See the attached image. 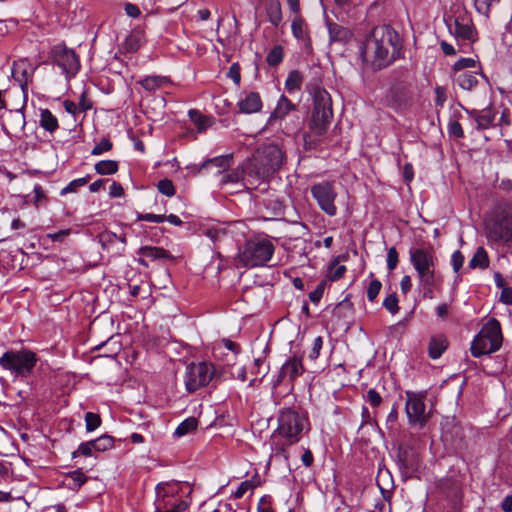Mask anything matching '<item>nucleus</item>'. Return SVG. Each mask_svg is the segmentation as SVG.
<instances>
[{
    "label": "nucleus",
    "mask_w": 512,
    "mask_h": 512,
    "mask_svg": "<svg viewBox=\"0 0 512 512\" xmlns=\"http://www.w3.org/2000/svg\"><path fill=\"white\" fill-rule=\"evenodd\" d=\"M401 49L397 32L389 26H378L365 39L361 56L374 70H381L400 57Z\"/></svg>",
    "instance_id": "obj_1"
},
{
    "label": "nucleus",
    "mask_w": 512,
    "mask_h": 512,
    "mask_svg": "<svg viewBox=\"0 0 512 512\" xmlns=\"http://www.w3.org/2000/svg\"><path fill=\"white\" fill-rule=\"evenodd\" d=\"M409 260L417 273L418 285L423 296L433 298L434 289L441 283L442 277L436 271L438 259L432 246L412 247Z\"/></svg>",
    "instance_id": "obj_2"
},
{
    "label": "nucleus",
    "mask_w": 512,
    "mask_h": 512,
    "mask_svg": "<svg viewBox=\"0 0 512 512\" xmlns=\"http://www.w3.org/2000/svg\"><path fill=\"white\" fill-rule=\"evenodd\" d=\"M486 238L491 243L509 242L512 240V204L497 201L484 221Z\"/></svg>",
    "instance_id": "obj_3"
},
{
    "label": "nucleus",
    "mask_w": 512,
    "mask_h": 512,
    "mask_svg": "<svg viewBox=\"0 0 512 512\" xmlns=\"http://www.w3.org/2000/svg\"><path fill=\"white\" fill-rule=\"evenodd\" d=\"M191 491L187 483L175 481L159 483L155 488V512L186 511L190 503L183 498V495H189Z\"/></svg>",
    "instance_id": "obj_4"
},
{
    "label": "nucleus",
    "mask_w": 512,
    "mask_h": 512,
    "mask_svg": "<svg viewBox=\"0 0 512 512\" xmlns=\"http://www.w3.org/2000/svg\"><path fill=\"white\" fill-rule=\"evenodd\" d=\"M275 251L273 242L267 237H253L239 248L235 258L237 266L255 268L265 266Z\"/></svg>",
    "instance_id": "obj_5"
},
{
    "label": "nucleus",
    "mask_w": 512,
    "mask_h": 512,
    "mask_svg": "<svg viewBox=\"0 0 512 512\" xmlns=\"http://www.w3.org/2000/svg\"><path fill=\"white\" fill-rule=\"evenodd\" d=\"M277 422V433L289 445L299 442L304 431H307L309 427L308 418L292 408L280 409Z\"/></svg>",
    "instance_id": "obj_6"
},
{
    "label": "nucleus",
    "mask_w": 512,
    "mask_h": 512,
    "mask_svg": "<svg viewBox=\"0 0 512 512\" xmlns=\"http://www.w3.org/2000/svg\"><path fill=\"white\" fill-rule=\"evenodd\" d=\"M312 96L314 107L309 128L314 134L322 136L326 133L333 118L332 100L330 94L321 87H315Z\"/></svg>",
    "instance_id": "obj_7"
},
{
    "label": "nucleus",
    "mask_w": 512,
    "mask_h": 512,
    "mask_svg": "<svg viewBox=\"0 0 512 512\" xmlns=\"http://www.w3.org/2000/svg\"><path fill=\"white\" fill-rule=\"evenodd\" d=\"M503 341L500 322L490 318L481 328L471 343L474 357L491 354L500 349Z\"/></svg>",
    "instance_id": "obj_8"
},
{
    "label": "nucleus",
    "mask_w": 512,
    "mask_h": 512,
    "mask_svg": "<svg viewBox=\"0 0 512 512\" xmlns=\"http://www.w3.org/2000/svg\"><path fill=\"white\" fill-rule=\"evenodd\" d=\"M38 360L35 352L22 347L6 351L0 357V366L17 376L28 377L32 374Z\"/></svg>",
    "instance_id": "obj_9"
},
{
    "label": "nucleus",
    "mask_w": 512,
    "mask_h": 512,
    "mask_svg": "<svg viewBox=\"0 0 512 512\" xmlns=\"http://www.w3.org/2000/svg\"><path fill=\"white\" fill-rule=\"evenodd\" d=\"M215 367L209 362L191 363L186 367L184 383L188 392L207 386L215 376Z\"/></svg>",
    "instance_id": "obj_10"
},
{
    "label": "nucleus",
    "mask_w": 512,
    "mask_h": 512,
    "mask_svg": "<svg viewBox=\"0 0 512 512\" xmlns=\"http://www.w3.org/2000/svg\"><path fill=\"white\" fill-rule=\"evenodd\" d=\"M311 195L317 202L319 208L328 216H335L337 214V207L335 200L337 192L333 182L323 181L311 186Z\"/></svg>",
    "instance_id": "obj_11"
},
{
    "label": "nucleus",
    "mask_w": 512,
    "mask_h": 512,
    "mask_svg": "<svg viewBox=\"0 0 512 512\" xmlns=\"http://www.w3.org/2000/svg\"><path fill=\"white\" fill-rule=\"evenodd\" d=\"M53 62L59 66L67 79L73 78L80 70L79 56L72 49L63 44H58L51 51Z\"/></svg>",
    "instance_id": "obj_12"
},
{
    "label": "nucleus",
    "mask_w": 512,
    "mask_h": 512,
    "mask_svg": "<svg viewBox=\"0 0 512 512\" xmlns=\"http://www.w3.org/2000/svg\"><path fill=\"white\" fill-rule=\"evenodd\" d=\"M448 28L458 39L473 42L476 40V31L468 12L460 6L454 11L453 24L449 23Z\"/></svg>",
    "instance_id": "obj_13"
},
{
    "label": "nucleus",
    "mask_w": 512,
    "mask_h": 512,
    "mask_svg": "<svg viewBox=\"0 0 512 512\" xmlns=\"http://www.w3.org/2000/svg\"><path fill=\"white\" fill-rule=\"evenodd\" d=\"M406 415L410 425L422 428L428 421L425 413V396L421 393L406 392Z\"/></svg>",
    "instance_id": "obj_14"
},
{
    "label": "nucleus",
    "mask_w": 512,
    "mask_h": 512,
    "mask_svg": "<svg viewBox=\"0 0 512 512\" xmlns=\"http://www.w3.org/2000/svg\"><path fill=\"white\" fill-rule=\"evenodd\" d=\"M254 159L271 176L282 166L284 155L278 146L268 145L259 150Z\"/></svg>",
    "instance_id": "obj_15"
},
{
    "label": "nucleus",
    "mask_w": 512,
    "mask_h": 512,
    "mask_svg": "<svg viewBox=\"0 0 512 512\" xmlns=\"http://www.w3.org/2000/svg\"><path fill=\"white\" fill-rule=\"evenodd\" d=\"M243 172V185L246 188L255 187L258 183L266 180L269 174L264 168L255 160H250L242 167Z\"/></svg>",
    "instance_id": "obj_16"
},
{
    "label": "nucleus",
    "mask_w": 512,
    "mask_h": 512,
    "mask_svg": "<svg viewBox=\"0 0 512 512\" xmlns=\"http://www.w3.org/2000/svg\"><path fill=\"white\" fill-rule=\"evenodd\" d=\"M34 68L27 59H19L13 62L12 77L24 91L32 80Z\"/></svg>",
    "instance_id": "obj_17"
},
{
    "label": "nucleus",
    "mask_w": 512,
    "mask_h": 512,
    "mask_svg": "<svg viewBox=\"0 0 512 512\" xmlns=\"http://www.w3.org/2000/svg\"><path fill=\"white\" fill-rule=\"evenodd\" d=\"M99 243L107 251H112L116 254L121 253L126 245V237L124 234H116L112 231H103L99 234Z\"/></svg>",
    "instance_id": "obj_18"
},
{
    "label": "nucleus",
    "mask_w": 512,
    "mask_h": 512,
    "mask_svg": "<svg viewBox=\"0 0 512 512\" xmlns=\"http://www.w3.org/2000/svg\"><path fill=\"white\" fill-rule=\"evenodd\" d=\"M303 372L304 367L302 360L297 357L289 358L281 367L277 383H280L287 378L290 382H293L298 376L302 375Z\"/></svg>",
    "instance_id": "obj_19"
},
{
    "label": "nucleus",
    "mask_w": 512,
    "mask_h": 512,
    "mask_svg": "<svg viewBox=\"0 0 512 512\" xmlns=\"http://www.w3.org/2000/svg\"><path fill=\"white\" fill-rule=\"evenodd\" d=\"M237 106L239 111L244 114L257 113L262 108V100L258 92L244 93L239 99Z\"/></svg>",
    "instance_id": "obj_20"
},
{
    "label": "nucleus",
    "mask_w": 512,
    "mask_h": 512,
    "mask_svg": "<svg viewBox=\"0 0 512 512\" xmlns=\"http://www.w3.org/2000/svg\"><path fill=\"white\" fill-rule=\"evenodd\" d=\"M26 125L25 115L21 109L10 110L6 115L5 122L2 123V129L10 135L12 131H22Z\"/></svg>",
    "instance_id": "obj_21"
},
{
    "label": "nucleus",
    "mask_w": 512,
    "mask_h": 512,
    "mask_svg": "<svg viewBox=\"0 0 512 512\" xmlns=\"http://www.w3.org/2000/svg\"><path fill=\"white\" fill-rule=\"evenodd\" d=\"M291 31L297 40L302 41L305 47L311 50V40L307 32L306 23L300 15H295L292 19Z\"/></svg>",
    "instance_id": "obj_22"
},
{
    "label": "nucleus",
    "mask_w": 512,
    "mask_h": 512,
    "mask_svg": "<svg viewBox=\"0 0 512 512\" xmlns=\"http://www.w3.org/2000/svg\"><path fill=\"white\" fill-rule=\"evenodd\" d=\"M296 106L284 95H282L274 111L271 113L269 117V123H272L274 120H282L284 119L291 111H294Z\"/></svg>",
    "instance_id": "obj_23"
},
{
    "label": "nucleus",
    "mask_w": 512,
    "mask_h": 512,
    "mask_svg": "<svg viewBox=\"0 0 512 512\" xmlns=\"http://www.w3.org/2000/svg\"><path fill=\"white\" fill-rule=\"evenodd\" d=\"M448 348V340L445 335L438 334L430 338L428 353L432 359H438Z\"/></svg>",
    "instance_id": "obj_24"
},
{
    "label": "nucleus",
    "mask_w": 512,
    "mask_h": 512,
    "mask_svg": "<svg viewBox=\"0 0 512 512\" xmlns=\"http://www.w3.org/2000/svg\"><path fill=\"white\" fill-rule=\"evenodd\" d=\"M470 115L475 119L478 129L489 128L495 118V114L491 108H485L481 111L473 110L470 112Z\"/></svg>",
    "instance_id": "obj_25"
},
{
    "label": "nucleus",
    "mask_w": 512,
    "mask_h": 512,
    "mask_svg": "<svg viewBox=\"0 0 512 512\" xmlns=\"http://www.w3.org/2000/svg\"><path fill=\"white\" fill-rule=\"evenodd\" d=\"M266 13L269 22L277 27L282 22V10L279 0H269L266 5Z\"/></svg>",
    "instance_id": "obj_26"
},
{
    "label": "nucleus",
    "mask_w": 512,
    "mask_h": 512,
    "mask_svg": "<svg viewBox=\"0 0 512 512\" xmlns=\"http://www.w3.org/2000/svg\"><path fill=\"white\" fill-rule=\"evenodd\" d=\"M39 123L43 129L50 133L55 132L59 127L58 119L56 118V116L52 114V112L49 109L40 110Z\"/></svg>",
    "instance_id": "obj_27"
},
{
    "label": "nucleus",
    "mask_w": 512,
    "mask_h": 512,
    "mask_svg": "<svg viewBox=\"0 0 512 512\" xmlns=\"http://www.w3.org/2000/svg\"><path fill=\"white\" fill-rule=\"evenodd\" d=\"M455 81L464 90L471 91L478 84L476 75L469 71H463L455 76Z\"/></svg>",
    "instance_id": "obj_28"
},
{
    "label": "nucleus",
    "mask_w": 512,
    "mask_h": 512,
    "mask_svg": "<svg viewBox=\"0 0 512 512\" xmlns=\"http://www.w3.org/2000/svg\"><path fill=\"white\" fill-rule=\"evenodd\" d=\"M489 263L490 261L487 251L483 247H478L469 261V267L471 269H486L488 268Z\"/></svg>",
    "instance_id": "obj_29"
},
{
    "label": "nucleus",
    "mask_w": 512,
    "mask_h": 512,
    "mask_svg": "<svg viewBox=\"0 0 512 512\" xmlns=\"http://www.w3.org/2000/svg\"><path fill=\"white\" fill-rule=\"evenodd\" d=\"M139 253L146 258H150L152 260L156 259H173V256L161 247H153V246H145L141 247Z\"/></svg>",
    "instance_id": "obj_30"
},
{
    "label": "nucleus",
    "mask_w": 512,
    "mask_h": 512,
    "mask_svg": "<svg viewBox=\"0 0 512 512\" xmlns=\"http://www.w3.org/2000/svg\"><path fill=\"white\" fill-rule=\"evenodd\" d=\"M302 83L303 75L298 70H292L285 80V89L289 94H293L301 89Z\"/></svg>",
    "instance_id": "obj_31"
},
{
    "label": "nucleus",
    "mask_w": 512,
    "mask_h": 512,
    "mask_svg": "<svg viewBox=\"0 0 512 512\" xmlns=\"http://www.w3.org/2000/svg\"><path fill=\"white\" fill-rule=\"evenodd\" d=\"M232 164V156L231 155H224V156H218L214 157L212 159H209L203 163L204 168L208 167H216L218 168V172H224L227 169L230 168Z\"/></svg>",
    "instance_id": "obj_32"
},
{
    "label": "nucleus",
    "mask_w": 512,
    "mask_h": 512,
    "mask_svg": "<svg viewBox=\"0 0 512 512\" xmlns=\"http://www.w3.org/2000/svg\"><path fill=\"white\" fill-rule=\"evenodd\" d=\"M188 114L198 132L205 131L211 125V119L202 115L198 110L191 109Z\"/></svg>",
    "instance_id": "obj_33"
},
{
    "label": "nucleus",
    "mask_w": 512,
    "mask_h": 512,
    "mask_svg": "<svg viewBox=\"0 0 512 512\" xmlns=\"http://www.w3.org/2000/svg\"><path fill=\"white\" fill-rule=\"evenodd\" d=\"M94 168L100 175H112L118 170V162L114 160H102L97 162Z\"/></svg>",
    "instance_id": "obj_34"
},
{
    "label": "nucleus",
    "mask_w": 512,
    "mask_h": 512,
    "mask_svg": "<svg viewBox=\"0 0 512 512\" xmlns=\"http://www.w3.org/2000/svg\"><path fill=\"white\" fill-rule=\"evenodd\" d=\"M284 58V51L281 45L274 46L266 56V62L270 66L279 65Z\"/></svg>",
    "instance_id": "obj_35"
},
{
    "label": "nucleus",
    "mask_w": 512,
    "mask_h": 512,
    "mask_svg": "<svg viewBox=\"0 0 512 512\" xmlns=\"http://www.w3.org/2000/svg\"><path fill=\"white\" fill-rule=\"evenodd\" d=\"M197 428V420L190 417L181 422L175 430V435L178 437L184 436Z\"/></svg>",
    "instance_id": "obj_36"
},
{
    "label": "nucleus",
    "mask_w": 512,
    "mask_h": 512,
    "mask_svg": "<svg viewBox=\"0 0 512 512\" xmlns=\"http://www.w3.org/2000/svg\"><path fill=\"white\" fill-rule=\"evenodd\" d=\"M89 180H90V175H86L85 177L74 179L61 190L60 194L63 196L68 193L77 192V190L80 187L85 186L89 182Z\"/></svg>",
    "instance_id": "obj_37"
},
{
    "label": "nucleus",
    "mask_w": 512,
    "mask_h": 512,
    "mask_svg": "<svg viewBox=\"0 0 512 512\" xmlns=\"http://www.w3.org/2000/svg\"><path fill=\"white\" fill-rule=\"evenodd\" d=\"M92 441L95 445V451H97V452L107 451V450L111 449L114 444V439L107 434L102 435L99 438L94 439Z\"/></svg>",
    "instance_id": "obj_38"
},
{
    "label": "nucleus",
    "mask_w": 512,
    "mask_h": 512,
    "mask_svg": "<svg viewBox=\"0 0 512 512\" xmlns=\"http://www.w3.org/2000/svg\"><path fill=\"white\" fill-rule=\"evenodd\" d=\"M243 172L242 169H235L231 171L230 173L224 174L220 180L221 185L226 184H238L239 182L243 183Z\"/></svg>",
    "instance_id": "obj_39"
},
{
    "label": "nucleus",
    "mask_w": 512,
    "mask_h": 512,
    "mask_svg": "<svg viewBox=\"0 0 512 512\" xmlns=\"http://www.w3.org/2000/svg\"><path fill=\"white\" fill-rule=\"evenodd\" d=\"M157 189L161 194L167 197L174 196L176 192L173 182L167 178L162 179L158 182Z\"/></svg>",
    "instance_id": "obj_40"
},
{
    "label": "nucleus",
    "mask_w": 512,
    "mask_h": 512,
    "mask_svg": "<svg viewBox=\"0 0 512 512\" xmlns=\"http://www.w3.org/2000/svg\"><path fill=\"white\" fill-rule=\"evenodd\" d=\"M93 451H95V445L93 441L83 442L79 445L78 449L73 452V458H76L79 455L89 457L93 455Z\"/></svg>",
    "instance_id": "obj_41"
},
{
    "label": "nucleus",
    "mask_w": 512,
    "mask_h": 512,
    "mask_svg": "<svg viewBox=\"0 0 512 512\" xmlns=\"http://www.w3.org/2000/svg\"><path fill=\"white\" fill-rule=\"evenodd\" d=\"M498 1L499 0H475L474 5L478 13L488 18L491 6Z\"/></svg>",
    "instance_id": "obj_42"
},
{
    "label": "nucleus",
    "mask_w": 512,
    "mask_h": 512,
    "mask_svg": "<svg viewBox=\"0 0 512 512\" xmlns=\"http://www.w3.org/2000/svg\"><path fill=\"white\" fill-rule=\"evenodd\" d=\"M86 430L92 432L96 430L101 424V418L98 414L93 412H87L85 414Z\"/></svg>",
    "instance_id": "obj_43"
},
{
    "label": "nucleus",
    "mask_w": 512,
    "mask_h": 512,
    "mask_svg": "<svg viewBox=\"0 0 512 512\" xmlns=\"http://www.w3.org/2000/svg\"><path fill=\"white\" fill-rule=\"evenodd\" d=\"M163 78L157 76H149L141 81V85L148 91H154L159 88L163 83Z\"/></svg>",
    "instance_id": "obj_44"
},
{
    "label": "nucleus",
    "mask_w": 512,
    "mask_h": 512,
    "mask_svg": "<svg viewBox=\"0 0 512 512\" xmlns=\"http://www.w3.org/2000/svg\"><path fill=\"white\" fill-rule=\"evenodd\" d=\"M112 147H113L112 142L108 138H103L99 143H97L93 147V149L91 151V155L99 156L103 153L110 151L112 149Z\"/></svg>",
    "instance_id": "obj_45"
},
{
    "label": "nucleus",
    "mask_w": 512,
    "mask_h": 512,
    "mask_svg": "<svg viewBox=\"0 0 512 512\" xmlns=\"http://www.w3.org/2000/svg\"><path fill=\"white\" fill-rule=\"evenodd\" d=\"M345 272L346 267L344 265H338V263L335 261L329 268V278L332 281H337L344 276Z\"/></svg>",
    "instance_id": "obj_46"
},
{
    "label": "nucleus",
    "mask_w": 512,
    "mask_h": 512,
    "mask_svg": "<svg viewBox=\"0 0 512 512\" xmlns=\"http://www.w3.org/2000/svg\"><path fill=\"white\" fill-rule=\"evenodd\" d=\"M383 306L391 314L397 313L399 310L397 295L395 293L388 295L383 301Z\"/></svg>",
    "instance_id": "obj_47"
},
{
    "label": "nucleus",
    "mask_w": 512,
    "mask_h": 512,
    "mask_svg": "<svg viewBox=\"0 0 512 512\" xmlns=\"http://www.w3.org/2000/svg\"><path fill=\"white\" fill-rule=\"evenodd\" d=\"M382 283L378 279H373L367 288V298L373 302L380 293Z\"/></svg>",
    "instance_id": "obj_48"
},
{
    "label": "nucleus",
    "mask_w": 512,
    "mask_h": 512,
    "mask_svg": "<svg viewBox=\"0 0 512 512\" xmlns=\"http://www.w3.org/2000/svg\"><path fill=\"white\" fill-rule=\"evenodd\" d=\"M476 61L473 58H461L453 65L455 73L463 72L466 68H475Z\"/></svg>",
    "instance_id": "obj_49"
},
{
    "label": "nucleus",
    "mask_w": 512,
    "mask_h": 512,
    "mask_svg": "<svg viewBox=\"0 0 512 512\" xmlns=\"http://www.w3.org/2000/svg\"><path fill=\"white\" fill-rule=\"evenodd\" d=\"M398 265V252L395 247H391L387 252V268L393 271Z\"/></svg>",
    "instance_id": "obj_50"
},
{
    "label": "nucleus",
    "mask_w": 512,
    "mask_h": 512,
    "mask_svg": "<svg viewBox=\"0 0 512 512\" xmlns=\"http://www.w3.org/2000/svg\"><path fill=\"white\" fill-rule=\"evenodd\" d=\"M365 399L374 408L379 407L382 403V397L375 389H369L367 391Z\"/></svg>",
    "instance_id": "obj_51"
},
{
    "label": "nucleus",
    "mask_w": 512,
    "mask_h": 512,
    "mask_svg": "<svg viewBox=\"0 0 512 512\" xmlns=\"http://www.w3.org/2000/svg\"><path fill=\"white\" fill-rule=\"evenodd\" d=\"M166 219L165 215H158V214H152V213H143L137 215V220L139 221H147V222H154V223H162Z\"/></svg>",
    "instance_id": "obj_52"
},
{
    "label": "nucleus",
    "mask_w": 512,
    "mask_h": 512,
    "mask_svg": "<svg viewBox=\"0 0 512 512\" xmlns=\"http://www.w3.org/2000/svg\"><path fill=\"white\" fill-rule=\"evenodd\" d=\"M322 346H323L322 337L321 336L316 337L313 341L312 349L308 355L309 359L316 360L320 355Z\"/></svg>",
    "instance_id": "obj_53"
},
{
    "label": "nucleus",
    "mask_w": 512,
    "mask_h": 512,
    "mask_svg": "<svg viewBox=\"0 0 512 512\" xmlns=\"http://www.w3.org/2000/svg\"><path fill=\"white\" fill-rule=\"evenodd\" d=\"M464 263V256L461 251L456 250L453 252L451 256V265L453 267L454 272H458Z\"/></svg>",
    "instance_id": "obj_54"
},
{
    "label": "nucleus",
    "mask_w": 512,
    "mask_h": 512,
    "mask_svg": "<svg viewBox=\"0 0 512 512\" xmlns=\"http://www.w3.org/2000/svg\"><path fill=\"white\" fill-rule=\"evenodd\" d=\"M255 487V485L249 481V480H246V481H243L237 488V490L234 492V497L237 498V499H240L244 496V494L249 491V490H253Z\"/></svg>",
    "instance_id": "obj_55"
},
{
    "label": "nucleus",
    "mask_w": 512,
    "mask_h": 512,
    "mask_svg": "<svg viewBox=\"0 0 512 512\" xmlns=\"http://www.w3.org/2000/svg\"><path fill=\"white\" fill-rule=\"evenodd\" d=\"M227 76L232 79V81L236 84V85H239L240 84V81H241V74H240V67H239V64L238 63H233L230 68H229V71L227 73Z\"/></svg>",
    "instance_id": "obj_56"
},
{
    "label": "nucleus",
    "mask_w": 512,
    "mask_h": 512,
    "mask_svg": "<svg viewBox=\"0 0 512 512\" xmlns=\"http://www.w3.org/2000/svg\"><path fill=\"white\" fill-rule=\"evenodd\" d=\"M266 209L272 208V216L278 217L283 214V205L278 200H269L265 203Z\"/></svg>",
    "instance_id": "obj_57"
},
{
    "label": "nucleus",
    "mask_w": 512,
    "mask_h": 512,
    "mask_svg": "<svg viewBox=\"0 0 512 512\" xmlns=\"http://www.w3.org/2000/svg\"><path fill=\"white\" fill-rule=\"evenodd\" d=\"M69 478L73 481V485L75 487L82 486L87 480L85 474L83 472H81L80 470L71 472L69 474Z\"/></svg>",
    "instance_id": "obj_58"
},
{
    "label": "nucleus",
    "mask_w": 512,
    "mask_h": 512,
    "mask_svg": "<svg viewBox=\"0 0 512 512\" xmlns=\"http://www.w3.org/2000/svg\"><path fill=\"white\" fill-rule=\"evenodd\" d=\"M397 420H398V409H397L396 405H393V407L386 419L387 428L394 429L395 425L397 423Z\"/></svg>",
    "instance_id": "obj_59"
},
{
    "label": "nucleus",
    "mask_w": 512,
    "mask_h": 512,
    "mask_svg": "<svg viewBox=\"0 0 512 512\" xmlns=\"http://www.w3.org/2000/svg\"><path fill=\"white\" fill-rule=\"evenodd\" d=\"M77 107L80 112H86L92 108V102L87 97L86 93L83 92L79 98V102L77 103Z\"/></svg>",
    "instance_id": "obj_60"
},
{
    "label": "nucleus",
    "mask_w": 512,
    "mask_h": 512,
    "mask_svg": "<svg viewBox=\"0 0 512 512\" xmlns=\"http://www.w3.org/2000/svg\"><path fill=\"white\" fill-rule=\"evenodd\" d=\"M323 293H324V283L321 282L313 291H311L309 293V299L313 303H318L321 300Z\"/></svg>",
    "instance_id": "obj_61"
},
{
    "label": "nucleus",
    "mask_w": 512,
    "mask_h": 512,
    "mask_svg": "<svg viewBox=\"0 0 512 512\" xmlns=\"http://www.w3.org/2000/svg\"><path fill=\"white\" fill-rule=\"evenodd\" d=\"M258 512H274L270 496H263L258 504Z\"/></svg>",
    "instance_id": "obj_62"
},
{
    "label": "nucleus",
    "mask_w": 512,
    "mask_h": 512,
    "mask_svg": "<svg viewBox=\"0 0 512 512\" xmlns=\"http://www.w3.org/2000/svg\"><path fill=\"white\" fill-rule=\"evenodd\" d=\"M109 195L113 198L122 197L124 195L122 185L116 181H112L109 189Z\"/></svg>",
    "instance_id": "obj_63"
},
{
    "label": "nucleus",
    "mask_w": 512,
    "mask_h": 512,
    "mask_svg": "<svg viewBox=\"0 0 512 512\" xmlns=\"http://www.w3.org/2000/svg\"><path fill=\"white\" fill-rule=\"evenodd\" d=\"M500 301L505 305H512V288L506 286L501 289Z\"/></svg>",
    "instance_id": "obj_64"
}]
</instances>
